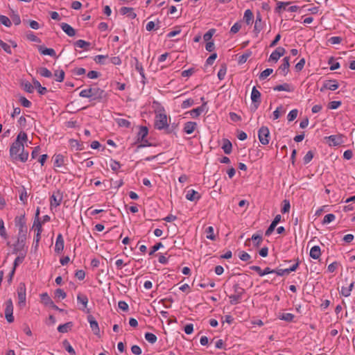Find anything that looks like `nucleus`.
Instances as JSON below:
<instances>
[{"mask_svg":"<svg viewBox=\"0 0 355 355\" xmlns=\"http://www.w3.org/2000/svg\"><path fill=\"white\" fill-rule=\"evenodd\" d=\"M339 85L336 80H327L324 82V87L331 91L337 89Z\"/></svg>","mask_w":355,"mask_h":355,"instance_id":"15","label":"nucleus"},{"mask_svg":"<svg viewBox=\"0 0 355 355\" xmlns=\"http://www.w3.org/2000/svg\"><path fill=\"white\" fill-rule=\"evenodd\" d=\"M0 236L4 239H7L8 237L6 230L4 227V223L2 219H0Z\"/></svg>","mask_w":355,"mask_h":355,"instance_id":"51","label":"nucleus"},{"mask_svg":"<svg viewBox=\"0 0 355 355\" xmlns=\"http://www.w3.org/2000/svg\"><path fill=\"white\" fill-rule=\"evenodd\" d=\"M145 338L147 341H148L150 343H155L157 341V336L152 333H146L145 334Z\"/></svg>","mask_w":355,"mask_h":355,"instance_id":"40","label":"nucleus"},{"mask_svg":"<svg viewBox=\"0 0 355 355\" xmlns=\"http://www.w3.org/2000/svg\"><path fill=\"white\" fill-rule=\"evenodd\" d=\"M55 76V80L58 82H62L64 78V71L63 70H58L55 71L54 73Z\"/></svg>","mask_w":355,"mask_h":355,"instance_id":"42","label":"nucleus"},{"mask_svg":"<svg viewBox=\"0 0 355 355\" xmlns=\"http://www.w3.org/2000/svg\"><path fill=\"white\" fill-rule=\"evenodd\" d=\"M222 148L225 154H230L232 149V143L228 139H224Z\"/></svg>","mask_w":355,"mask_h":355,"instance_id":"28","label":"nucleus"},{"mask_svg":"<svg viewBox=\"0 0 355 355\" xmlns=\"http://www.w3.org/2000/svg\"><path fill=\"white\" fill-rule=\"evenodd\" d=\"M54 167L60 168L64 164V157L62 155H55L53 157Z\"/></svg>","mask_w":355,"mask_h":355,"instance_id":"17","label":"nucleus"},{"mask_svg":"<svg viewBox=\"0 0 355 355\" xmlns=\"http://www.w3.org/2000/svg\"><path fill=\"white\" fill-rule=\"evenodd\" d=\"M253 18L254 15L250 9L246 10L244 13V19L245 23L248 25L251 24L252 23Z\"/></svg>","mask_w":355,"mask_h":355,"instance_id":"29","label":"nucleus"},{"mask_svg":"<svg viewBox=\"0 0 355 355\" xmlns=\"http://www.w3.org/2000/svg\"><path fill=\"white\" fill-rule=\"evenodd\" d=\"M273 89L275 91H285L291 92L294 91V87L288 83H284L282 85H278L274 87Z\"/></svg>","mask_w":355,"mask_h":355,"instance_id":"19","label":"nucleus"},{"mask_svg":"<svg viewBox=\"0 0 355 355\" xmlns=\"http://www.w3.org/2000/svg\"><path fill=\"white\" fill-rule=\"evenodd\" d=\"M258 137L262 145H267L269 143L270 131L268 127L262 126L258 131Z\"/></svg>","mask_w":355,"mask_h":355,"instance_id":"6","label":"nucleus"},{"mask_svg":"<svg viewBox=\"0 0 355 355\" xmlns=\"http://www.w3.org/2000/svg\"><path fill=\"white\" fill-rule=\"evenodd\" d=\"M17 297H18V304L20 306H24L26 304V286L24 283H20L17 288Z\"/></svg>","mask_w":355,"mask_h":355,"instance_id":"8","label":"nucleus"},{"mask_svg":"<svg viewBox=\"0 0 355 355\" xmlns=\"http://www.w3.org/2000/svg\"><path fill=\"white\" fill-rule=\"evenodd\" d=\"M87 320L89 322L90 327L93 331L94 334L96 335H98L100 333V329L98 327V324L97 321L95 320L94 317L92 315H89L87 316Z\"/></svg>","mask_w":355,"mask_h":355,"instance_id":"11","label":"nucleus"},{"mask_svg":"<svg viewBox=\"0 0 355 355\" xmlns=\"http://www.w3.org/2000/svg\"><path fill=\"white\" fill-rule=\"evenodd\" d=\"M41 302L46 305L49 306L50 304H53V301L49 297V295L46 293H44L40 295Z\"/></svg>","mask_w":355,"mask_h":355,"instance_id":"32","label":"nucleus"},{"mask_svg":"<svg viewBox=\"0 0 355 355\" xmlns=\"http://www.w3.org/2000/svg\"><path fill=\"white\" fill-rule=\"evenodd\" d=\"M155 127L158 130L168 128L167 116L166 114H159L155 116Z\"/></svg>","mask_w":355,"mask_h":355,"instance_id":"5","label":"nucleus"},{"mask_svg":"<svg viewBox=\"0 0 355 355\" xmlns=\"http://www.w3.org/2000/svg\"><path fill=\"white\" fill-rule=\"evenodd\" d=\"M197 123L193 121H189L184 124V130L187 134H191L195 130Z\"/></svg>","mask_w":355,"mask_h":355,"instance_id":"24","label":"nucleus"},{"mask_svg":"<svg viewBox=\"0 0 355 355\" xmlns=\"http://www.w3.org/2000/svg\"><path fill=\"white\" fill-rule=\"evenodd\" d=\"M229 297L230 299V302L231 304H238L241 299V297H240L239 295H234V294L230 295Z\"/></svg>","mask_w":355,"mask_h":355,"instance_id":"58","label":"nucleus"},{"mask_svg":"<svg viewBox=\"0 0 355 355\" xmlns=\"http://www.w3.org/2000/svg\"><path fill=\"white\" fill-rule=\"evenodd\" d=\"M77 301L83 305V308L81 309L85 311L89 301L87 297L85 294L79 293L77 295Z\"/></svg>","mask_w":355,"mask_h":355,"instance_id":"23","label":"nucleus"},{"mask_svg":"<svg viewBox=\"0 0 355 355\" xmlns=\"http://www.w3.org/2000/svg\"><path fill=\"white\" fill-rule=\"evenodd\" d=\"M251 99L254 103V110H257L261 103V93L256 87H253L252 89Z\"/></svg>","mask_w":355,"mask_h":355,"instance_id":"10","label":"nucleus"},{"mask_svg":"<svg viewBox=\"0 0 355 355\" xmlns=\"http://www.w3.org/2000/svg\"><path fill=\"white\" fill-rule=\"evenodd\" d=\"M134 64L135 66L136 70L140 73L142 77H144V71L142 64L139 62L137 58H133Z\"/></svg>","mask_w":355,"mask_h":355,"instance_id":"33","label":"nucleus"},{"mask_svg":"<svg viewBox=\"0 0 355 355\" xmlns=\"http://www.w3.org/2000/svg\"><path fill=\"white\" fill-rule=\"evenodd\" d=\"M62 345L71 355H76L74 349L72 347L67 340H63Z\"/></svg>","mask_w":355,"mask_h":355,"instance_id":"35","label":"nucleus"},{"mask_svg":"<svg viewBox=\"0 0 355 355\" xmlns=\"http://www.w3.org/2000/svg\"><path fill=\"white\" fill-rule=\"evenodd\" d=\"M23 89L28 93H33L34 92V87L29 82L26 81L21 83Z\"/></svg>","mask_w":355,"mask_h":355,"instance_id":"38","label":"nucleus"},{"mask_svg":"<svg viewBox=\"0 0 355 355\" xmlns=\"http://www.w3.org/2000/svg\"><path fill=\"white\" fill-rule=\"evenodd\" d=\"M19 255L15 259L14 263H13V268L16 270V268L18 266L19 264L21 263L26 257V252H24V253H19Z\"/></svg>","mask_w":355,"mask_h":355,"instance_id":"36","label":"nucleus"},{"mask_svg":"<svg viewBox=\"0 0 355 355\" xmlns=\"http://www.w3.org/2000/svg\"><path fill=\"white\" fill-rule=\"evenodd\" d=\"M289 60H290L289 57H285L283 59V63L279 66V67L278 69V71H279L280 73H282V75L284 76L287 75V73L289 71V67H290Z\"/></svg>","mask_w":355,"mask_h":355,"instance_id":"12","label":"nucleus"},{"mask_svg":"<svg viewBox=\"0 0 355 355\" xmlns=\"http://www.w3.org/2000/svg\"><path fill=\"white\" fill-rule=\"evenodd\" d=\"M294 318L295 315L290 313H282L281 315H279V319L286 322H292Z\"/></svg>","mask_w":355,"mask_h":355,"instance_id":"39","label":"nucleus"},{"mask_svg":"<svg viewBox=\"0 0 355 355\" xmlns=\"http://www.w3.org/2000/svg\"><path fill=\"white\" fill-rule=\"evenodd\" d=\"M0 47L2 48L7 53L11 54L12 51L10 45L0 40Z\"/></svg>","mask_w":355,"mask_h":355,"instance_id":"57","label":"nucleus"},{"mask_svg":"<svg viewBox=\"0 0 355 355\" xmlns=\"http://www.w3.org/2000/svg\"><path fill=\"white\" fill-rule=\"evenodd\" d=\"M297 110H292L287 116L288 121H293V120H295L297 116Z\"/></svg>","mask_w":355,"mask_h":355,"instance_id":"55","label":"nucleus"},{"mask_svg":"<svg viewBox=\"0 0 355 355\" xmlns=\"http://www.w3.org/2000/svg\"><path fill=\"white\" fill-rule=\"evenodd\" d=\"M120 12L122 15H128L130 19H135L137 17V14L133 12L132 8L122 7L120 9Z\"/></svg>","mask_w":355,"mask_h":355,"instance_id":"22","label":"nucleus"},{"mask_svg":"<svg viewBox=\"0 0 355 355\" xmlns=\"http://www.w3.org/2000/svg\"><path fill=\"white\" fill-rule=\"evenodd\" d=\"M15 225L19 228L18 235L26 236L27 227L24 215L17 216L15 219Z\"/></svg>","mask_w":355,"mask_h":355,"instance_id":"4","label":"nucleus"},{"mask_svg":"<svg viewBox=\"0 0 355 355\" xmlns=\"http://www.w3.org/2000/svg\"><path fill=\"white\" fill-rule=\"evenodd\" d=\"M305 64V60L304 58L301 59L296 64H295V70L297 71H300L304 68V66Z\"/></svg>","mask_w":355,"mask_h":355,"instance_id":"62","label":"nucleus"},{"mask_svg":"<svg viewBox=\"0 0 355 355\" xmlns=\"http://www.w3.org/2000/svg\"><path fill=\"white\" fill-rule=\"evenodd\" d=\"M233 289L234 295H239L240 297H242V295L245 293L244 288L241 287L239 284H235L233 286Z\"/></svg>","mask_w":355,"mask_h":355,"instance_id":"41","label":"nucleus"},{"mask_svg":"<svg viewBox=\"0 0 355 355\" xmlns=\"http://www.w3.org/2000/svg\"><path fill=\"white\" fill-rule=\"evenodd\" d=\"M281 58V56L279 55V54L278 53L277 51H275V50L270 54V58H269V61H274V62H277V60Z\"/></svg>","mask_w":355,"mask_h":355,"instance_id":"61","label":"nucleus"},{"mask_svg":"<svg viewBox=\"0 0 355 355\" xmlns=\"http://www.w3.org/2000/svg\"><path fill=\"white\" fill-rule=\"evenodd\" d=\"M341 105L340 101H331L328 105V108L331 110H336Z\"/></svg>","mask_w":355,"mask_h":355,"instance_id":"63","label":"nucleus"},{"mask_svg":"<svg viewBox=\"0 0 355 355\" xmlns=\"http://www.w3.org/2000/svg\"><path fill=\"white\" fill-rule=\"evenodd\" d=\"M64 249V239L62 234H59L57 236L56 241L55 244V252L56 253H60Z\"/></svg>","mask_w":355,"mask_h":355,"instance_id":"13","label":"nucleus"},{"mask_svg":"<svg viewBox=\"0 0 355 355\" xmlns=\"http://www.w3.org/2000/svg\"><path fill=\"white\" fill-rule=\"evenodd\" d=\"M69 144L71 147V148H74L76 150H80L83 148V144H80L79 141L76 139H70Z\"/></svg>","mask_w":355,"mask_h":355,"instance_id":"34","label":"nucleus"},{"mask_svg":"<svg viewBox=\"0 0 355 355\" xmlns=\"http://www.w3.org/2000/svg\"><path fill=\"white\" fill-rule=\"evenodd\" d=\"M5 318L8 322L11 323L14 321L13 317V304L11 299L5 302Z\"/></svg>","mask_w":355,"mask_h":355,"instance_id":"7","label":"nucleus"},{"mask_svg":"<svg viewBox=\"0 0 355 355\" xmlns=\"http://www.w3.org/2000/svg\"><path fill=\"white\" fill-rule=\"evenodd\" d=\"M251 55V53L249 52V53H245L244 54H243L242 55H241L239 58V64H243L245 63L248 58Z\"/></svg>","mask_w":355,"mask_h":355,"instance_id":"64","label":"nucleus"},{"mask_svg":"<svg viewBox=\"0 0 355 355\" xmlns=\"http://www.w3.org/2000/svg\"><path fill=\"white\" fill-rule=\"evenodd\" d=\"M116 122L120 127L129 128L130 126V122L125 119H118Z\"/></svg>","mask_w":355,"mask_h":355,"instance_id":"50","label":"nucleus"},{"mask_svg":"<svg viewBox=\"0 0 355 355\" xmlns=\"http://www.w3.org/2000/svg\"><path fill=\"white\" fill-rule=\"evenodd\" d=\"M251 239L254 242V245L257 247H258L263 241V238L261 234H253Z\"/></svg>","mask_w":355,"mask_h":355,"instance_id":"45","label":"nucleus"},{"mask_svg":"<svg viewBox=\"0 0 355 355\" xmlns=\"http://www.w3.org/2000/svg\"><path fill=\"white\" fill-rule=\"evenodd\" d=\"M313 152L311 150L308 151L303 159L304 164L309 163L311 161V159H313Z\"/></svg>","mask_w":355,"mask_h":355,"instance_id":"60","label":"nucleus"},{"mask_svg":"<svg viewBox=\"0 0 355 355\" xmlns=\"http://www.w3.org/2000/svg\"><path fill=\"white\" fill-rule=\"evenodd\" d=\"M38 50L42 55H48L52 57L55 56V51L53 49H49L44 47L43 46H39Z\"/></svg>","mask_w":355,"mask_h":355,"instance_id":"25","label":"nucleus"},{"mask_svg":"<svg viewBox=\"0 0 355 355\" xmlns=\"http://www.w3.org/2000/svg\"><path fill=\"white\" fill-rule=\"evenodd\" d=\"M63 198L62 193L60 190L53 192L50 198L51 207H58L60 205Z\"/></svg>","mask_w":355,"mask_h":355,"instance_id":"9","label":"nucleus"},{"mask_svg":"<svg viewBox=\"0 0 355 355\" xmlns=\"http://www.w3.org/2000/svg\"><path fill=\"white\" fill-rule=\"evenodd\" d=\"M205 233H206V237L207 239H209V240H211V241H215L216 240V236L214 234V228L213 227L211 226H209L208 227L206 228L205 230Z\"/></svg>","mask_w":355,"mask_h":355,"instance_id":"37","label":"nucleus"},{"mask_svg":"<svg viewBox=\"0 0 355 355\" xmlns=\"http://www.w3.org/2000/svg\"><path fill=\"white\" fill-rule=\"evenodd\" d=\"M200 195L198 193V192L196 191L193 189H191V190L188 191V192L186 195V198L190 201L198 200L200 199Z\"/></svg>","mask_w":355,"mask_h":355,"instance_id":"21","label":"nucleus"},{"mask_svg":"<svg viewBox=\"0 0 355 355\" xmlns=\"http://www.w3.org/2000/svg\"><path fill=\"white\" fill-rule=\"evenodd\" d=\"M33 228H35V231L38 233L42 232V223L40 220H34Z\"/></svg>","mask_w":355,"mask_h":355,"instance_id":"59","label":"nucleus"},{"mask_svg":"<svg viewBox=\"0 0 355 355\" xmlns=\"http://www.w3.org/2000/svg\"><path fill=\"white\" fill-rule=\"evenodd\" d=\"M89 92L92 100L101 101L106 98V92L97 87H89Z\"/></svg>","mask_w":355,"mask_h":355,"instance_id":"2","label":"nucleus"},{"mask_svg":"<svg viewBox=\"0 0 355 355\" xmlns=\"http://www.w3.org/2000/svg\"><path fill=\"white\" fill-rule=\"evenodd\" d=\"M26 240V236H17V240L16 243L13 245V254L24 253V252H26V250H24Z\"/></svg>","mask_w":355,"mask_h":355,"instance_id":"3","label":"nucleus"},{"mask_svg":"<svg viewBox=\"0 0 355 355\" xmlns=\"http://www.w3.org/2000/svg\"><path fill=\"white\" fill-rule=\"evenodd\" d=\"M26 133L20 132L10 148V155L13 159H19L22 162H25L28 159V153L24 151V146L22 143V141H26Z\"/></svg>","mask_w":355,"mask_h":355,"instance_id":"1","label":"nucleus"},{"mask_svg":"<svg viewBox=\"0 0 355 355\" xmlns=\"http://www.w3.org/2000/svg\"><path fill=\"white\" fill-rule=\"evenodd\" d=\"M60 26L62 31L69 37H73L76 33V30L67 23H62Z\"/></svg>","mask_w":355,"mask_h":355,"instance_id":"14","label":"nucleus"},{"mask_svg":"<svg viewBox=\"0 0 355 355\" xmlns=\"http://www.w3.org/2000/svg\"><path fill=\"white\" fill-rule=\"evenodd\" d=\"M40 74L46 78H50L52 76V73L46 67H42L40 69Z\"/></svg>","mask_w":355,"mask_h":355,"instance_id":"43","label":"nucleus"},{"mask_svg":"<svg viewBox=\"0 0 355 355\" xmlns=\"http://www.w3.org/2000/svg\"><path fill=\"white\" fill-rule=\"evenodd\" d=\"M33 83L40 94L44 95L47 92V89L45 87H42L38 80L33 79Z\"/></svg>","mask_w":355,"mask_h":355,"instance_id":"27","label":"nucleus"},{"mask_svg":"<svg viewBox=\"0 0 355 355\" xmlns=\"http://www.w3.org/2000/svg\"><path fill=\"white\" fill-rule=\"evenodd\" d=\"M321 255L320 248L318 245L313 246L310 250V257L314 259H318Z\"/></svg>","mask_w":355,"mask_h":355,"instance_id":"26","label":"nucleus"},{"mask_svg":"<svg viewBox=\"0 0 355 355\" xmlns=\"http://www.w3.org/2000/svg\"><path fill=\"white\" fill-rule=\"evenodd\" d=\"M0 23L7 27H10L12 24L10 19L5 15H0Z\"/></svg>","mask_w":355,"mask_h":355,"instance_id":"44","label":"nucleus"},{"mask_svg":"<svg viewBox=\"0 0 355 355\" xmlns=\"http://www.w3.org/2000/svg\"><path fill=\"white\" fill-rule=\"evenodd\" d=\"M74 45L78 48L84 49L85 50H88L90 43L86 42L83 40H78L75 43Z\"/></svg>","mask_w":355,"mask_h":355,"instance_id":"31","label":"nucleus"},{"mask_svg":"<svg viewBox=\"0 0 355 355\" xmlns=\"http://www.w3.org/2000/svg\"><path fill=\"white\" fill-rule=\"evenodd\" d=\"M336 218V216L333 214H327L323 219L322 223L323 224H327L330 223L331 222L334 221Z\"/></svg>","mask_w":355,"mask_h":355,"instance_id":"49","label":"nucleus"},{"mask_svg":"<svg viewBox=\"0 0 355 355\" xmlns=\"http://www.w3.org/2000/svg\"><path fill=\"white\" fill-rule=\"evenodd\" d=\"M194 104V101L192 98H188L184 101L181 105L182 109H186L192 106Z\"/></svg>","mask_w":355,"mask_h":355,"instance_id":"54","label":"nucleus"},{"mask_svg":"<svg viewBox=\"0 0 355 355\" xmlns=\"http://www.w3.org/2000/svg\"><path fill=\"white\" fill-rule=\"evenodd\" d=\"M329 64H331L330 69L331 71L336 70L340 67L339 62H334V58L331 57L329 60Z\"/></svg>","mask_w":355,"mask_h":355,"instance_id":"53","label":"nucleus"},{"mask_svg":"<svg viewBox=\"0 0 355 355\" xmlns=\"http://www.w3.org/2000/svg\"><path fill=\"white\" fill-rule=\"evenodd\" d=\"M73 326V323L71 322H67L63 324H60L58 327V331L60 333H67Z\"/></svg>","mask_w":355,"mask_h":355,"instance_id":"30","label":"nucleus"},{"mask_svg":"<svg viewBox=\"0 0 355 355\" xmlns=\"http://www.w3.org/2000/svg\"><path fill=\"white\" fill-rule=\"evenodd\" d=\"M325 139L329 146H338L341 143V138L336 135H331L329 137H326Z\"/></svg>","mask_w":355,"mask_h":355,"instance_id":"16","label":"nucleus"},{"mask_svg":"<svg viewBox=\"0 0 355 355\" xmlns=\"http://www.w3.org/2000/svg\"><path fill=\"white\" fill-rule=\"evenodd\" d=\"M273 72L272 69H266L264 71H263L260 75H259V79L260 80H264L266 79L268 76H270Z\"/></svg>","mask_w":355,"mask_h":355,"instance_id":"46","label":"nucleus"},{"mask_svg":"<svg viewBox=\"0 0 355 355\" xmlns=\"http://www.w3.org/2000/svg\"><path fill=\"white\" fill-rule=\"evenodd\" d=\"M207 105V102H204L202 105L200 107H198L195 109H193L190 111V114L193 118H196L199 116L202 112H204L205 107Z\"/></svg>","mask_w":355,"mask_h":355,"instance_id":"20","label":"nucleus"},{"mask_svg":"<svg viewBox=\"0 0 355 355\" xmlns=\"http://www.w3.org/2000/svg\"><path fill=\"white\" fill-rule=\"evenodd\" d=\"M19 101L21 103V105L25 107H31V102L28 101L26 98L24 96H20L19 98Z\"/></svg>","mask_w":355,"mask_h":355,"instance_id":"47","label":"nucleus"},{"mask_svg":"<svg viewBox=\"0 0 355 355\" xmlns=\"http://www.w3.org/2000/svg\"><path fill=\"white\" fill-rule=\"evenodd\" d=\"M227 67L225 65H223L218 72V78L219 80H223L226 74Z\"/></svg>","mask_w":355,"mask_h":355,"instance_id":"56","label":"nucleus"},{"mask_svg":"<svg viewBox=\"0 0 355 355\" xmlns=\"http://www.w3.org/2000/svg\"><path fill=\"white\" fill-rule=\"evenodd\" d=\"M216 30L214 28H211L204 35L203 39L206 42H210L209 40L211 39L212 36L215 33Z\"/></svg>","mask_w":355,"mask_h":355,"instance_id":"48","label":"nucleus"},{"mask_svg":"<svg viewBox=\"0 0 355 355\" xmlns=\"http://www.w3.org/2000/svg\"><path fill=\"white\" fill-rule=\"evenodd\" d=\"M55 297L59 299H64L67 297L66 293L61 288H58L55 291Z\"/></svg>","mask_w":355,"mask_h":355,"instance_id":"52","label":"nucleus"},{"mask_svg":"<svg viewBox=\"0 0 355 355\" xmlns=\"http://www.w3.org/2000/svg\"><path fill=\"white\" fill-rule=\"evenodd\" d=\"M148 129L146 126H141L139 128V131L137 133V142H141L144 141L145 137L148 135Z\"/></svg>","mask_w":355,"mask_h":355,"instance_id":"18","label":"nucleus"}]
</instances>
